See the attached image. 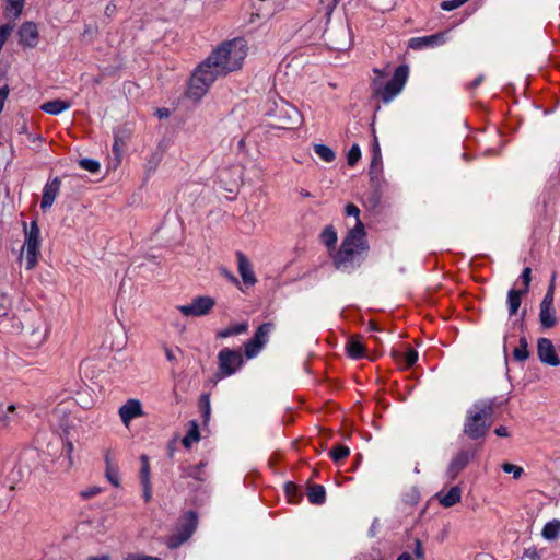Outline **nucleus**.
Instances as JSON below:
<instances>
[{
  "instance_id": "59",
  "label": "nucleus",
  "mask_w": 560,
  "mask_h": 560,
  "mask_svg": "<svg viewBox=\"0 0 560 560\" xmlns=\"http://www.w3.org/2000/svg\"><path fill=\"white\" fill-rule=\"evenodd\" d=\"M397 560H413V559L410 553L402 552L400 556H398Z\"/></svg>"
},
{
  "instance_id": "57",
  "label": "nucleus",
  "mask_w": 560,
  "mask_h": 560,
  "mask_svg": "<svg viewBox=\"0 0 560 560\" xmlns=\"http://www.w3.org/2000/svg\"><path fill=\"white\" fill-rule=\"evenodd\" d=\"M556 272L552 273L551 276V279H550V282H549V285H548V289L547 290H551V291H555L556 289Z\"/></svg>"
},
{
  "instance_id": "22",
  "label": "nucleus",
  "mask_w": 560,
  "mask_h": 560,
  "mask_svg": "<svg viewBox=\"0 0 560 560\" xmlns=\"http://www.w3.org/2000/svg\"><path fill=\"white\" fill-rule=\"evenodd\" d=\"M24 0H7L4 15L7 19L15 21L22 15Z\"/></svg>"
},
{
  "instance_id": "25",
  "label": "nucleus",
  "mask_w": 560,
  "mask_h": 560,
  "mask_svg": "<svg viewBox=\"0 0 560 560\" xmlns=\"http://www.w3.org/2000/svg\"><path fill=\"white\" fill-rule=\"evenodd\" d=\"M526 292H523L522 290H514L511 289L508 293V306H509V313L510 315H515L521 306L522 303V295Z\"/></svg>"
},
{
  "instance_id": "5",
  "label": "nucleus",
  "mask_w": 560,
  "mask_h": 560,
  "mask_svg": "<svg viewBox=\"0 0 560 560\" xmlns=\"http://www.w3.org/2000/svg\"><path fill=\"white\" fill-rule=\"evenodd\" d=\"M409 74V69L406 65L396 68L393 78L385 84V86L375 88V94L381 96L384 103L392 102L404 89Z\"/></svg>"
},
{
  "instance_id": "64",
  "label": "nucleus",
  "mask_w": 560,
  "mask_h": 560,
  "mask_svg": "<svg viewBox=\"0 0 560 560\" xmlns=\"http://www.w3.org/2000/svg\"><path fill=\"white\" fill-rule=\"evenodd\" d=\"M158 114H159L160 117H167L168 116V110L167 109H159Z\"/></svg>"
},
{
  "instance_id": "27",
  "label": "nucleus",
  "mask_w": 560,
  "mask_h": 560,
  "mask_svg": "<svg viewBox=\"0 0 560 560\" xmlns=\"http://www.w3.org/2000/svg\"><path fill=\"white\" fill-rule=\"evenodd\" d=\"M337 232L332 225L326 226L323 232L320 233V241L323 244H325L328 248H335V245L337 243Z\"/></svg>"
},
{
  "instance_id": "55",
  "label": "nucleus",
  "mask_w": 560,
  "mask_h": 560,
  "mask_svg": "<svg viewBox=\"0 0 560 560\" xmlns=\"http://www.w3.org/2000/svg\"><path fill=\"white\" fill-rule=\"evenodd\" d=\"M8 312V307L5 305V296H0V316L5 315Z\"/></svg>"
},
{
  "instance_id": "47",
  "label": "nucleus",
  "mask_w": 560,
  "mask_h": 560,
  "mask_svg": "<svg viewBox=\"0 0 560 560\" xmlns=\"http://www.w3.org/2000/svg\"><path fill=\"white\" fill-rule=\"evenodd\" d=\"M460 5L462 4L458 2V0H447V1H443L441 3V8L444 11H452V10L459 8Z\"/></svg>"
},
{
  "instance_id": "1",
  "label": "nucleus",
  "mask_w": 560,
  "mask_h": 560,
  "mask_svg": "<svg viewBox=\"0 0 560 560\" xmlns=\"http://www.w3.org/2000/svg\"><path fill=\"white\" fill-rule=\"evenodd\" d=\"M247 52V42L242 37L223 42L194 72L189 84L190 94L199 98L218 78L240 70Z\"/></svg>"
},
{
  "instance_id": "13",
  "label": "nucleus",
  "mask_w": 560,
  "mask_h": 560,
  "mask_svg": "<svg viewBox=\"0 0 560 560\" xmlns=\"http://www.w3.org/2000/svg\"><path fill=\"white\" fill-rule=\"evenodd\" d=\"M18 34H19V38H20V44L25 47L33 48L38 43L39 34H38L37 25L34 22L23 23L21 25V27L19 28Z\"/></svg>"
},
{
  "instance_id": "19",
  "label": "nucleus",
  "mask_w": 560,
  "mask_h": 560,
  "mask_svg": "<svg viewBox=\"0 0 560 560\" xmlns=\"http://www.w3.org/2000/svg\"><path fill=\"white\" fill-rule=\"evenodd\" d=\"M436 498L441 505L451 508L460 501L462 489L458 486H454L446 493L439 492Z\"/></svg>"
},
{
  "instance_id": "42",
  "label": "nucleus",
  "mask_w": 560,
  "mask_h": 560,
  "mask_svg": "<svg viewBox=\"0 0 560 560\" xmlns=\"http://www.w3.org/2000/svg\"><path fill=\"white\" fill-rule=\"evenodd\" d=\"M532 269L529 267H526L523 271H522V275H521V279L524 283V289L522 290L523 292H526L528 291V288H529V284H530V281H532Z\"/></svg>"
},
{
  "instance_id": "46",
  "label": "nucleus",
  "mask_w": 560,
  "mask_h": 560,
  "mask_svg": "<svg viewBox=\"0 0 560 560\" xmlns=\"http://www.w3.org/2000/svg\"><path fill=\"white\" fill-rule=\"evenodd\" d=\"M125 560H162L158 557L140 555V553H129Z\"/></svg>"
},
{
  "instance_id": "12",
  "label": "nucleus",
  "mask_w": 560,
  "mask_h": 560,
  "mask_svg": "<svg viewBox=\"0 0 560 560\" xmlns=\"http://www.w3.org/2000/svg\"><path fill=\"white\" fill-rule=\"evenodd\" d=\"M446 40V32L436 33L423 37H412L408 42V47L413 50H421L428 47L441 46Z\"/></svg>"
},
{
  "instance_id": "26",
  "label": "nucleus",
  "mask_w": 560,
  "mask_h": 560,
  "mask_svg": "<svg viewBox=\"0 0 560 560\" xmlns=\"http://www.w3.org/2000/svg\"><path fill=\"white\" fill-rule=\"evenodd\" d=\"M247 329H248V324L246 322H243V323L235 324V325L229 326V327L220 330L217 334V337L218 338H228L233 335L243 334V332L247 331Z\"/></svg>"
},
{
  "instance_id": "8",
  "label": "nucleus",
  "mask_w": 560,
  "mask_h": 560,
  "mask_svg": "<svg viewBox=\"0 0 560 560\" xmlns=\"http://www.w3.org/2000/svg\"><path fill=\"white\" fill-rule=\"evenodd\" d=\"M219 372L226 377L234 374L243 364V355L240 351L229 348L222 349L218 354Z\"/></svg>"
},
{
  "instance_id": "28",
  "label": "nucleus",
  "mask_w": 560,
  "mask_h": 560,
  "mask_svg": "<svg viewBox=\"0 0 560 560\" xmlns=\"http://www.w3.org/2000/svg\"><path fill=\"white\" fill-rule=\"evenodd\" d=\"M271 329H272V324L271 323H265V324L260 325L257 328L253 339L256 342H258V345L264 347L267 343V341H268V337H269V334H270Z\"/></svg>"
},
{
  "instance_id": "6",
  "label": "nucleus",
  "mask_w": 560,
  "mask_h": 560,
  "mask_svg": "<svg viewBox=\"0 0 560 560\" xmlns=\"http://www.w3.org/2000/svg\"><path fill=\"white\" fill-rule=\"evenodd\" d=\"M302 122V116L300 110L287 103L282 102L277 106V113L275 114V126L280 129H294L298 128Z\"/></svg>"
},
{
  "instance_id": "40",
  "label": "nucleus",
  "mask_w": 560,
  "mask_h": 560,
  "mask_svg": "<svg viewBox=\"0 0 560 560\" xmlns=\"http://www.w3.org/2000/svg\"><path fill=\"white\" fill-rule=\"evenodd\" d=\"M200 409L207 421L210 417V397L208 394H202L200 397Z\"/></svg>"
},
{
  "instance_id": "17",
  "label": "nucleus",
  "mask_w": 560,
  "mask_h": 560,
  "mask_svg": "<svg viewBox=\"0 0 560 560\" xmlns=\"http://www.w3.org/2000/svg\"><path fill=\"white\" fill-rule=\"evenodd\" d=\"M539 323L542 328H553L557 323V312L553 305H539Z\"/></svg>"
},
{
  "instance_id": "21",
  "label": "nucleus",
  "mask_w": 560,
  "mask_h": 560,
  "mask_svg": "<svg viewBox=\"0 0 560 560\" xmlns=\"http://www.w3.org/2000/svg\"><path fill=\"white\" fill-rule=\"evenodd\" d=\"M347 351L350 358L360 359L365 354V347L359 337H351L347 343Z\"/></svg>"
},
{
  "instance_id": "43",
  "label": "nucleus",
  "mask_w": 560,
  "mask_h": 560,
  "mask_svg": "<svg viewBox=\"0 0 560 560\" xmlns=\"http://www.w3.org/2000/svg\"><path fill=\"white\" fill-rule=\"evenodd\" d=\"M345 212L348 217H354L355 223L360 220V209L355 205L348 203L345 208Z\"/></svg>"
},
{
  "instance_id": "56",
  "label": "nucleus",
  "mask_w": 560,
  "mask_h": 560,
  "mask_svg": "<svg viewBox=\"0 0 560 560\" xmlns=\"http://www.w3.org/2000/svg\"><path fill=\"white\" fill-rule=\"evenodd\" d=\"M0 423L7 424L8 418L5 416V410L3 409V406L0 405Z\"/></svg>"
},
{
  "instance_id": "7",
  "label": "nucleus",
  "mask_w": 560,
  "mask_h": 560,
  "mask_svg": "<svg viewBox=\"0 0 560 560\" xmlns=\"http://www.w3.org/2000/svg\"><path fill=\"white\" fill-rule=\"evenodd\" d=\"M215 305V300L208 295H199L189 304L179 305L178 311L186 317H201L208 315Z\"/></svg>"
},
{
  "instance_id": "54",
  "label": "nucleus",
  "mask_w": 560,
  "mask_h": 560,
  "mask_svg": "<svg viewBox=\"0 0 560 560\" xmlns=\"http://www.w3.org/2000/svg\"><path fill=\"white\" fill-rule=\"evenodd\" d=\"M494 433L498 435V436H501V438H505V436H509V431L505 427H499L494 430Z\"/></svg>"
},
{
  "instance_id": "63",
  "label": "nucleus",
  "mask_w": 560,
  "mask_h": 560,
  "mask_svg": "<svg viewBox=\"0 0 560 560\" xmlns=\"http://www.w3.org/2000/svg\"><path fill=\"white\" fill-rule=\"evenodd\" d=\"M89 560H110V558L107 555H103L98 557H91Z\"/></svg>"
},
{
  "instance_id": "33",
  "label": "nucleus",
  "mask_w": 560,
  "mask_h": 560,
  "mask_svg": "<svg viewBox=\"0 0 560 560\" xmlns=\"http://www.w3.org/2000/svg\"><path fill=\"white\" fill-rule=\"evenodd\" d=\"M329 454H330V457L332 458L334 462H339V460L345 459L346 457L349 456L350 450L346 445H335L329 451Z\"/></svg>"
},
{
  "instance_id": "62",
  "label": "nucleus",
  "mask_w": 560,
  "mask_h": 560,
  "mask_svg": "<svg viewBox=\"0 0 560 560\" xmlns=\"http://www.w3.org/2000/svg\"><path fill=\"white\" fill-rule=\"evenodd\" d=\"M372 152H373V154H375L376 152H381V148H380V144H378V141L376 138L374 139Z\"/></svg>"
},
{
  "instance_id": "41",
  "label": "nucleus",
  "mask_w": 560,
  "mask_h": 560,
  "mask_svg": "<svg viewBox=\"0 0 560 560\" xmlns=\"http://www.w3.org/2000/svg\"><path fill=\"white\" fill-rule=\"evenodd\" d=\"M502 469H503L504 472H512L514 479L520 478L522 476V474H523V468L522 467L513 465L511 463H504L502 465Z\"/></svg>"
},
{
  "instance_id": "50",
  "label": "nucleus",
  "mask_w": 560,
  "mask_h": 560,
  "mask_svg": "<svg viewBox=\"0 0 560 560\" xmlns=\"http://www.w3.org/2000/svg\"><path fill=\"white\" fill-rule=\"evenodd\" d=\"M9 92H10V90H9L8 85L0 88V113L3 109L4 102L8 98Z\"/></svg>"
},
{
  "instance_id": "61",
  "label": "nucleus",
  "mask_w": 560,
  "mask_h": 560,
  "mask_svg": "<svg viewBox=\"0 0 560 560\" xmlns=\"http://www.w3.org/2000/svg\"><path fill=\"white\" fill-rule=\"evenodd\" d=\"M482 81H483V75H479L478 78H476V79L471 82V86H472V88H476V86H478Z\"/></svg>"
},
{
  "instance_id": "20",
  "label": "nucleus",
  "mask_w": 560,
  "mask_h": 560,
  "mask_svg": "<svg viewBox=\"0 0 560 560\" xmlns=\"http://www.w3.org/2000/svg\"><path fill=\"white\" fill-rule=\"evenodd\" d=\"M70 107H71L70 102L61 101V100H54V101L44 103L40 106V109L50 115H58V114L62 113L63 110L69 109Z\"/></svg>"
},
{
  "instance_id": "39",
  "label": "nucleus",
  "mask_w": 560,
  "mask_h": 560,
  "mask_svg": "<svg viewBox=\"0 0 560 560\" xmlns=\"http://www.w3.org/2000/svg\"><path fill=\"white\" fill-rule=\"evenodd\" d=\"M13 28L14 26L11 24H4L0 26V51L2 50V47L10 37L11 33L13 32Z\"/></svg>"
},
{
  "instance_id": "16",
  "label": "nucleus",
  "mask_w": 560,
  "mask_h": 560,
  "mask_svg": "<svg viewBox=\"0 0 560 560\" xmlns=\"http://www.w3.org/2000/svg\"><path fill=\"white\" fill-rule=\"evenodd\" d=\"M237 270L246 285H254L257 282L253 266L247 257L242 253H236Z\"/></svg>"
},
{
  "instance_id": "18",
  "label": "nucleus",
  "mask_w": 560,
  "mask_h": 560,
  "mask_svg": "<svg viewBox=\"0 0 560 560\" xmlns=\"http://www.w3.org/2000/svg\"><path fill=\"white\" fill-rule=\"evenodd\" d=\"M208 462L201 460L197 465H189L182 469V477L183 478H194L198 481H205L207 479V474L205 471V468L207 467Z\"/></svg>"
},
{
  "instance_id": "11",
  "label": "nucleus",
  "mask_w": 560,
  "mask_h": 560,
  "mask_svg": "<svg viewBox=\"0 0 560 560\" xmlns=\"http://www.w3.org/2000/svg\"><path fill=\"white\" fill-rule=\"evenodd\" d=\"M537 354L542 363L558 366L560 359L556 352L552 341L548 338H539L537 341Z\"/></svg>"
},
{
  "instance_id": "44",
  "label": "nucleus",
  "mask_w": 560,
  "mask_h": 560,
  "mask_svg": "<svg viewBox=\"0 0 560 560\" xmlns=\"http://www.w3.org/2000/svg\"><path fill=\"white\" fill-rule=\"evenodd\" d=\"M296 492H298V488H296V486L294 483L288 482L285 485V493H287L290 502H292V503L296 502V499H295Z\"/></svg>"
},
{
  "instance_id": "3",
  "label": "nucleus",
  "mask_w": 560,
  "mask_h": 560,
  "mask_svg": "<svg viewBox=\"0 0 560 560\" xmlns=\"http://www.w3.org/2000/svg\"><path fill=\"white\" fill-rule=\"evenodd\" d=\"M368 249L365 238V229L361 220H358L355 225L348 232L343 238L339 250L335 256V265L338 269L346 268L348 264L352 262L357 255Z\"/></svg>"
},
{
  "instance_id": "31",
  "label": "nucleus",
  "mask_w": 560,
  "mask_h": 560,
  "mask_svg": "<svg viewBox=\"0 0 560 560\" xmlns=\"http://www.w3.org/2000/svg\"><path fill=\"white\" fill-rule=\"evenodd\" d=\"M200 439L199 428L198 424L192 421L191 427L185 438L183 439L182 443L185 447L189 448L194 442H198Z\"/></svg>"
},
{
  "instance_id": "10",
  "label": "nucleus",
  "mask_w": 560,
  "mask_h": 560,
  "mask_svg": "<svg viewBox=\"0 0 560 560\" xmlns=\"http://www.w3.org/2000/svg\"><path fill=\"white\" fill-rule=\"evenodd\" d=\"M475 457V452L471 450H460L451 459L447 476L450 479H455L459 472L467 467V465Z\"/></svg>"
},
{
  "instance_id": "49",
  "label": "nucleus",
  "mask_w": 560,
  "mask_h": 560,
  "mask_svg": "<svg viewBox=\"0 0 560 560\" xmlns=\"http://www.w3.org/2000/svg\"><path fill=\"white\" fill-rule=\"evenodd\" d=\"M555 300V291L547 290L542 301L540 302V305H553Z\"/></svg>"
},
{
  "instance_id": "60",
  "label": "nucleus",
  "mask_w": 560,
  "mask_h": 560,
  "mask_svg": "<svg viewBox=\"0 0 560 560\" xmlns=\"http://www.w3.org/2000/svg\"><path fill=\"white\" fill-rule=\"evenodd\" d=\"M165 355L168 361H174L176 359L175 354L173 353V351L171 349L165 350Z\"/></svg>"
},
{
  "instance_id": "30",
  "label": "nucleus",
  "mask_w": 560,
  "mask_h": 560,
  "mask_svg": "<svg viewBox=\"0 0 560 560\" xmlns=\"http://www.w3.org/2000/svg\"><path fill=\"white\" fill-rule=\"evenodd\" d=\"M559 533H560V521L553 520L551 522H548L544 526L541 535L544 538L551 540V539H555L556 537H558Z\"/></svg>"
},
{
  "instance_id": "24",
  "label": "nucleus",
  "mask_w": 560,
  "mask_h": 560,
  "mask_svg": "<svg viewBox=\"0 0 560 560\" xmlns=\"http://www.w3.org/2000/svg\"><path fill=\"white\" fill-rule=\"evenodd\" d=\"M105 464H106L105 476H106L107 480L114 487H118L119 486V471H118V467L113 463V460H112V458L109 456V453H107L105 455Z\"/></svg>"
},
{
  "instance_id": "36",
  "label": "nucleus",
  "mask_w": 560,
  "mask_h": 560,
  "mask_svg": "<svg viewBox=\"0 0 560 560\" xmlns=\"http://www.w3.org/2000/svg\"><path fill=\"white\" fill-rule=\"evenodd\" d=\"M360 158H361L360 147L358 144H353L347 154L348 165L354 166L358 163V161L360 160Z\"/></svg>"
},
{
  "instance_id": "37",
  "label": "nucleus",
  "mask_w": 560,
  "mask_h": 560,
  "mask_svg": "<svg viewBox=\"0 0 560 560\" xmlns=\"http://www.w3.org/2000/svg\"><path fill=\"white\" fill-rule=\"evenodd\" d=\"M418 360V352L415 349H408L404 353V368L409 369L411 368Z\"/></svg>"
},
{
  "instance_id": "58",
  "label": "nucleus",
  "mask_w": 560,
  "mask_h": 560,
  "mask_svg": "<svg viewBox=\"0 0 560 560\" xmlns=\"http://www.w3.org/2000/svg\"><path fill=\"white\" fill-rule=\"evenodd\" d=\"M223 275L232 282L234 283H238L236 277L234 275H232L230 271L228 270H223Z\"/></svg>"
},
{
  "instance_id": "45",
  "label": "nucleus",
  "mask_w": 560,
  "mask_h": 560,
  "mask_svg": "<svg viewBox=\"0 0 560 560\" xmlns=\"http://www.w3.org/2000/svg\"><path fill=\"white\" fill-rule=\"evenodd\" d=\"M381 163H382V154H381V152H376L372 156V161H371V165H370L371 173L377 172L378 167L381 166Z\"/></svg>"
},
{
  "instance_id": "23",
  "label": "nucleus",
  "mask_w": 560,
  "mask_h": 560,
  "mask_svg": "<svg viewBox=\"0 0 560 560\" xmlns=\"http://www.w3.org/2000/svg\"><path fill=\"white\" fill-rule=\"evenodd\" d=\"M307 499L313 504H323L326 500L325 488L320 485H311L306 492Z\"/></svg>"
},
{
  "instance_id": "52",
  "label": "nucleus",
  "mask_w": 560,
  "mask_h": 560,
  "mask_svg": "<svg viewBox=\"0 0 560 560\" xmlns=\"http://www.w3.org/2000/svg\"><path fill=\"white\" fill-rule=\"evenodd\" d=\"M143 487V499L145 502H149L152 498L151 492V481H148V483H141Z\"/></svg>"
},
{
  "instance_id": "53",
  "label": "nucleus",
  "mask_w": 560,
  "mask_h": 560,
  "mask_svg": "<svg viewBox=\"0 0 560 560\" xmlns=\"http://www.w3.org/2000/svg\"><path fill=\"white\" fill-rule=\"evenodd\" d=\"M105 15L110 18L115 14L116 12V5L114 3H108L105 8Z\"/></svg>"
},
{
  "instance_id": "35",
  "label": "nucleus",
  "mask_w": 560,
  "mask_h": 560,
  "mask_svg": "<svg viewBox=\"0 0 560 560\" xmlns=\"http://www.w3.org/2000/svg\"><path fill=\"white\" fill-rule=\"evenodd\" d=\"M244 348L245 354L248 359L256 357L262 349V347L258 345V342H256L253 338L244 345Z\"/></svg>"
},
{
  "instance_id": "2",
  "label": "nucleus",
  "mask_w": 560,
  "mask_h": 560,
  "mask_svg": "<svg viewBox=\"0 0 560 560\" xmlns=\"http://www.w3.org/2000/svg\"><path fill=\"white\" fill-rule=\"evenodd\" d=\"M494 399L476 401L467 411L463 432L471 440L486 436L493 423Z\"/></svg>"
},
{
  "instance_id": "14",
  "label": "nucleus",
  "mask_w": 560,
  "mask_h": 560,
  "mask_svg": "<svg viewBox=\"0 0 560 560\" xmlns=\"http://www.w3.org/2000/svg\"><path fill=\"white\" fill-rule=\"evenodd\" d=\"M118 412L125 425H128L131 420L143 416L142 406L138 399H128L126 404L119 408Z\"/></svg>"
},
{
  "instance_id": "15",
  "label": "nucleus",
  "mask_w": 560,
  "mask_h": 560,
  "mask_svg": "<svg viewBox=\"0 0 560 560\" xmlns=\"http://www.w3.org/2000/svg\"><path fill=\"white\" fill-rule=\"evenodd\" d=\"M61 186V180L58 177H55L52 180L46 183L43 189V197L40 201V208L43 210L49 209L57 196L59 195Z\"/></svg>"
},
{
  "instance_id": "34",
  "label": "nucleus",
  "mask_w": 560,
  "mask_h": 560,
  "mask_svg": "<svg viewBox=\"0 0 560 560\" xmlns=\"http://www.w3.org/2000/svg\"><path fill=\"white\" fill-rule=\"evenodd\" d=\"M141 469H140V480L141 483H148L150 481V463L149 457L147 455L140 456Z\"/></svg>"
},
{
  "instance_id": "4",
  "label": "nucleus",
  "mask_w": 560,
  "mask_h": 560,
  "mask_svg": "<svg viewBox=\"0 0 560 560\" xmlns=\"http://www.w3.org/2000/svg\"><path fill=\"white\" fill-rule=\"evenodd\" d=\"M25 228V241L21 250V259H25L26 269H33L37 264V257L39 254V226L36 221H32L30 228H26V223H24Z\"/></svg>"
},
{
  "instance_id": "51",
  "label": "nucleus",
  "mask_w": 560,
  "mask_h": 560,
  "mask_svg": "<svg viewBox=\"0 0 560 560\" xmlns=\"http://www.w3.org/2000/svg\"><path fill=\"white\" fill-rule=\"evenodd\" d=\"M100 492H101V489L97 487H94V488L82 491L81 497L84 499H91V498L95 497L96 494H98Z\"/></svg>"
},
{
  "instance_id": "38",
  "label": "nucleus",
  "mask_w": 560,
  "mask_h": 560,
  "mask_svg": "<svg viewBox=\"0 0 560 560\" xmlns=\"http://www.w3.org/2000/svg\"><path fill=\"white\" fill-rule=\"evenodd\" d=\"M79 164L83 170H86L91 173L98 172L101 167L100 163L92 159H82L80 160Z\"/></svg>"
},
{
  "instance_id": "32",
  "label": "nucleus",
  "mask_w": 560,
  "mask_h": 560,
  "mask_svg": "<svg viewBox=\"0 0 560 560\" xmlns=\"http://www.w3.org/2000/svg\"><path fill=\"white\" fill-rule=\"evenodd\" d=\"M528 345H527V340L525 337H522L520 339V346L516 347L514 350H513V358L516 360V361H520V362H523L525 360L528 359L529 357V352H528V349H527Z\"/></svg>"
},
{
  "instance_id": "48",
  "label": "nucleus",
  "mask_w": 560,
  "mask_h": 560,
  "mask_svg": "<svg viewBox=\"0 0 560 560\" xmlns=\"http://www.w3.org/2000/svg\"><path fill=\"white\" fill-rule=\"evenodd\" d=\"M415 556L418 560H424V550L422 547V542L419 539L415 541Z\"/></svg>"
},
{
  "instance_id": "9",
  "label": "nucleus",
  "mask_w": 560,
  "mask_h": 560,
  "mask_svg": "<svg viewBox=\"0 0 560 560\" xmlns=\"http://www.w3.org/2000/svg\"><path fill=\"white\" fill-rule=\"evenodd\" d=\"M188 521L182 526L177 534H174L167 538L166 545L168 548L174 549L180 546L183 542L188 540L192 535L197 526V516L194 512H189Z\"/></svg>"
},
{
  "instance_id": "29",
  "label": "nucleus",
  "mask_w": 560,
  "mask_h": 560,
  "mask_svg": "<svg viewBox=\"0 0 560 560\" xmlns=\"http://www.w3.org/2000/svg\"><path fill=\"white\" fill-rule=\"evenodd\" d=\"M315 153L327 163H331L336 159V154L329 147L320 143L314 144Z\"/></svg>"
}]
</instances>
